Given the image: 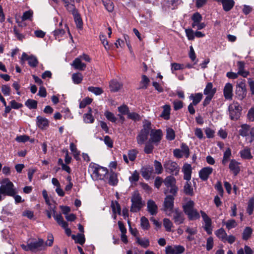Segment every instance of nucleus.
I'll return each instance as SVG.
<instances>
[{
	"instance_id": "obj_1",
	"label": "nucleus",
	"mask_w": 254,
	"mask_h": 254,
	"mask_svg": "<svg viewBox=\"0 0 254 254\" xmlns=\"http://www.w3.org/2000/svg\"><path fill=\"white\" fill-rule=\"evenodd\" d=\"M0 191L3 196L13 195L17 191L12 182L8 179L5 178L0 181Z\"/></svg>"
},
{
	"instance_id": "obj_2",
	"label": "nucleus",
	"mask_w": 254,
	"mask_h": 254,
	"mask_svg": "<svg viewBox=\"0 0 254 254\" xmlns=\"http://www.w3.org/2000/svg\"><path fill=\"white\" fill-rule=\"evenodd\" d=\"M89 172L92 178L96 181L104 179L105 175L108 173V170L106 168L99 166L96 164H93L90 165Z\"/></svg>"
},
{
	"instance_id": "obj_3",
	"label": "nucleus",
	"mask_w": 254,
	"mask_h": 254,
	"mask_svg": "<svg viewBox=\"0 0 254 254\" xmlns=\"http://www.w3.org/2000/svg\"><path fill=\"white\" fill-rule=\"evenodd\" d=\"M194 202L190 200L183 205L185 213L188 215L189 219L191 220L197 219L200 217L198 211L194 209Z\"/></svg>"
},
{
	"instance_id": "obj_4",
	"label": "nucleus",
	"mask_w": 254,
	"mask_h": 254,
	"mask_svg": "<svg viewBox=\"0 0 254 254\" xmlns=\"http://www.w3.org/2000/svg\"><path fill=\"white\" fill-rule=\"evenodd\" d=\"M131 202L130 211L132 212L139 211L144 205V203L142 201L140 194L137 192H134L133 193L131 198Z\"/></svg>"
},
{
	"instance_id": "obj_5",
	"label": "nucleus",
	"mask_w": 254,
	"mask_h": 254,
	"mask_svg": "<svg viewBox=\"0 0 254 254\" xmlns=\"http://www.w3.org/2000/svg\"><path fill=\"white\" fill-rule=\"evenodd\" d=\"M151 124L147 122L143 125V128L139 132L136 136V140L137 143L141 145L143 144L147 140L148 134L149 133Z\"/></svg>"
},
{
	"instance_id": "obj_6",
	"label": "nucleus",
	"mask_w": 254,
	"mask_h": 254,
	"mask_svg": "<svg viewBox=\"0 0 254 254\" xmlns=\"http://www.w3.org/2000/svg\"><path fill=\"white\" fill-rule=\"evenodd\" d=\"M235 93L236 97L240 100H242L246 97L247 89L245 80L241 79L237 81Z\"/></svg>"
},
{
	"instance_id": "obj_7",
	"label": "nucleus",
	"mask_w": 254,
	"mask_h": 254,
	"mask_svg": "<svg viewBox=\"0 0 254 254\" xmlns=\"http://www.w3.org/2000/svg\"><path fill=\"white\" fill-rule=\"evenodd\" d=\"M163 182L167 188L165 193L170 192L173 194H175L177 192L178 188L175 185L176 179L174 177L171 176L167 177Z\"/></svg>"
},
{
	"instance_id": "obj_8",
	"label": "nucleus",
	"mask_w": 254,
	"mask_h": 254,
	"mask_svg": "<svg viewBox=\"0 0 254 254\" xmlns=\"http://www.w3.org/2000/svg\"><path fill=\"white\" fill-rule=\"evenodd\" d=\"M166 171L172 175H177L180 171L178 164L171 160H166L163 164Z\"/></svg>"
},
{
	"instance_id": "obj_9",
	"label": "nucleus",
	"mask_w": 254,
	"mask_h": 254,
	"mask_svg": "<svg viewBox=\"0 0 254 254\" xmlns=\"http://www.w3.org/2000/svg\"><path fill=\"white\" fill-rule=\"evenodd\" d=\"M230 117L231 120H237L240 116L242 107L237 102H234L229 106Z\"/></svg>"
},
{
	"instance_id": "obj_10",
	"label": "nucleus",
	"mask_w": 254,
	"mask_h": 254,
	"mask_svg": "<svg viewBox=\"0 0 254 254\" xmlns=\"http://www.w3.org/2000/svg\"><path fill=\"white\" fill-rule=\"evenodd\" d=\"M150 142L157 144L162 139V130L161 129H152L150 131Z\"/></svg>"
},
{
	"instance_id": "obj_11",
	"label": "nucleus",
	"mask_w": 254,
	"mask_h": 254,
	"mask_svg": "<svg viewBox=\"0 0 254 254\" xmlns=\"http://www.w3.org/2000/svg\"><path fill=\"white\" fill-rule=\"evenodd\" d=\"M184 247L181 245L168 246L166 247V254H181L185 252Z\"/></svg>"
},
{
	"instance_id": "obj_12",
	"label": "nucleus",
	"mask_w": 254,
	"mask_h": 254,
	"mask_svg": "<svg viewBox=\"0 0 254 254\" xmlns=\"http://www.w3.org/2000/svg\"><path fill=\"white\" fill-rule=\"evenodd\" d=\"M174 205V197L172 195H168L165 199L164 202V210L168 215L170 214Z\"/></svg>"
},
{
	"instance_id": "obj_13",
	"label": "nucleus",
	"mask_w": 254,
	"mask_h": 254,
	"mask_svg": "<svg viewBox=\"0 0 254 254\" xmlns=\"http://www.w3.org/2000/svg\"><path fill=\"white\" fill-rule=\"evenodd\" d=\"M200 213L205 224L204 229L208 234H211L212 230L211 228V220L204 211H201Z\"/></svg>"
},
{
	"instance_id": "obj_14",
	"label": "nucleus",
	"mask_w": 254,
	"mask_h": 254,
	"mask_svg": "<svg viewBox=\"0 0 254 254\" xmlns=\"http://www.w3.org/2000/svg\"><path fill=\"white\" fill-rule=\"evenodd\" d=\"M31 251L36 252L45 249L44 241L42 239H39L38 241L30 243Z\"/></svg>"
},
{
	"instance_id": "obj_15",
	"label": "nucleus",
	"mask_w": 254,
	"mask_h": 254,
	"mask_svg": "<svg viewBox=\"0 0 254 254\" xmlns=\"http://www.w3.org/2000/svg\"><path fill=\"white\" fill-rule=\"evenodd\" d=\"M212 168L210 167H204L201 169L199 172V177L202 181H206L209 175L212 174Z\"/></svg>"
},
{
	"instance_id": "obj_16",
	"label": "nucleus",
	"mask_w": 254,
	"mask_h": 254,
	"mask_svg": "<svg viewBox=\"0 0 254 254\" xmlns=\"http://www.w3.org/2000/svg\"><path fill=\"white\" fill-rule=\"evenodd\" d=\"M240 163L235 159H232L230 160L229 168L235 176H237L240 172Z\"/></svg>"
},
{
	"instance_id": "obj_17",
	"label": "nucleus",
	"mask_w": 254,
	"mask_h": 254,
	"mask_svg": "<svg viewBox=\"0 0 254 254\" xmlns=\"http://www.w3.org/2000/svg\"><path fill=\"white\" fill-rule=\"evenodd\" d=\"M223 94L226 100H231L233 97V85L230 83H227L223 89Z\"/></svg>"
},
{
	"instance_id": "obj_18",
	"label": "nucleus",
	"mask_w": 254,
	"mask_h": 254,
	"mask_svg": "<svg viewBox=\"0 0 254 254\" xmlns=\"http://www.w3.org/2000/svg\"><path fill=\"white\" fill-rule=\"evenodd\" d=\"M218 2L221 3L223 9L225 11H230L234 6L235 2L234 0H213Z\"/></svg>"
},
{
	"instance_id": "obj_19",
	"label": "nucleus",
	"mask_w": 254,
	"mask_h": 254,
	"mask_svg": "<svg viewBox=\"0 0 254 254\" xmlns=\"http://www.w3.org/2000/svg\"><path fill=\"white\" fill-rule=\"evenodd\" d=\"M147 209L151 215H155L158 212V207L152 200H149L147 202Z\"/></svg>"
},
{
	"instance_id": "obj_20",
	"label": "nucleus",
	"mask_w": 254,
	"mask_h": 254,
	"mask_svg": "<svg viewBox=\"0 0 254 254\" xmlns=\"http://www.w3.org/2000/svg\"><path fill=\"white\" fill-rule=\"evenodd\" d=\"M182 171L184 173V179L187 181H190L191 179V166L190 164L186 163L184 165Z\"/></svg>"
},
{
	"instance_id": "obj_21",
	"label": "nucleus",
	"mask_w": 254,
	"mask_h": 254,
	"mask_svg": "<svg viewBox=\"0 0 254 254\" xmlns=\"http://www.w3.org/2000/svg\"><path fill=\"white\" fill-rule=\"evenodd\" d=\"M50 208L53 212V217L54 219L56 220L58 224L61 226L62 227H65L67 223L64 221L62 215L60 214H56V210H55V207L52 208V207H51Z\"/></svg>"
},
{
	"instance_id": "obj_22",
	"label": "nucleus",
	"mask_w": 254,
	"mask_h": 254,
	"mask_svg": "<svg viewBox=\"0 0 254 254\" xmlns=\"http://www.w3.org/2000/svg\"><path fill=\"white\" fill-rule=\"evenodd\" d=\"M173 219L176 224H180L183 223L184 217L183 212L176 210L173 214Z\"/></svg>"
},
{
	"instance_id": "obj_23",
	"label": "nucleus",
	"mask_w": 254,
	"mask_h": 254,
	"mask_svg": "<svg viewBox=\"0 0 254 254\" xmlns=\"http://www.w3.org/2000/svg\"><path fill=\"white\" fill-rule=\"evenodd\" d=\"M37 125L39 127L45 129L49 126V121L45 118L38 116L37 117Z\"/></svg>"
},
{
	"instance_id": "obj_24",
	"label": "nucleus",
	"mask_w": 254,
	"mask_h": 254,
	"mask_svg": "<svg viewBox=\"0 0 254 254\" xmlns=\"http://www.w3.org/2000/svg\"><path fill=\"white\" fill-rule=\"evenodd\" d=\"M240 156L242 159L250 160L253 158L250 148L246 147L240 151Z\"/></svg>"
},
{
	"instance_id": "obj_25",
	"label": "nucleus",
	"mask_w": 254,
	"mask_h": 254,
	"mask_svg": "<svg viewBox=\"0 0 254 254\" xmlns=\"http://www.w3.org/2000/svg\"><path fill=\"white\" fill-rule=\"evenodd\" d=\"M216 89L213 88V84L211 82H209L206 84V86L204 90V94L206 96H214L216 93Z\"/></svg>"
},
{
	"instance_id": "obj_26",
	"label": "nucleus",
	"mask_w": 254,
	"mask_h": 254,
	"mask_svg": "<svg viewBox=\"0 0 254 254\" xmlns=\"http://www.w3.org/2000/svg\"><path fill=\"white\" fill-rule=\"evenodd\" d=\"M71 65L74 67L75 69L80 70H83L86 67V64L81 62L80 58H76L73 62Z\"/></svg>"
},
{
	"instance_id": "obj_27",
	"label": "nucleus",
	"mask_w": 254,
	"mask_h": 254,
	"mask_svg": "<svg viewBox=\"0 0 254 254\" xmlns=\"http://www.w3.org/2000/svg\"><path fill=\"white\" fill-rule=\"evenodd\" d=\"M122 87V84L116 79H113L110 82V88L112 92L118 91Z\"/></svg>"
},
{
	"instance_id": "obj_28",
	"label": "nucleus",
	"mask_w": 254,
	"mask_h": 254,
	"mask_svg": "<svg viewBox=\"0 0 254 254\" xmlns=\"http://www.w3.org/2000/svg\"><path fill=\"white\" fill-rule=\"evenodd\" d=\"M251 129V128L249 125L247 124L243 125L239 130V133L242 136H247L250 133Z\"/></svg>"
},
{
	"instance_id": "obj_29",
	"label": "nucleus",
	"mask_w": 254,
	"mask_h": 254,
	"mask_svg": "<svg viewBox=\"0 0 254 254\" xmlns=\"http://www.w3.org/2000/svg\"><path fill=\"white\" fill-rule=\"evenodd\" d=\"M152 172V168L151 167H143L141 170L142 176L145 179L150 178Z\"/></svg>"
},
{
	"instance_id": "obj_30",
	"label": "nucleus",
	"mask_w": 254,
	"mask_h": 254,
	"mask_svg": "<svg viewBox=\"0 0 254 254\" xmlns=\"http://www.w3.org/2000/svg\"><path fill=\"white\" fill-rule=\"evenodd\" d=\"M92 109L91 108H89V111L87 113L83 115V121L86 124H92L94 121V118L92 116Z\"/></svg>"
},
{
	"instance_id": "obj_31",
	"label": "nucleus",
	"mask_w": 254,
	"mask_h": 254,
	"mask_svg": "<svg viewBox=\"0 0 254 254\" xmlns=\"http://www.w3.org/2000/svg\"><path fill=\"white\" fill-rule=\"evenodd\" d=\"M202 94L201 93H198L195 95L191 94L190 96V98L192 100V103L194 106L198 104L202 98Z\"/></svg>"
},
{
	"instance_id": "obj_32",
	"label": "nucleus",
	"mask_w": 254,
	"mask_h": 254,
	"mask_svg": "<svg viewBox=\"0 0 254 254\" xmlns=\"http://www.w3.org/2000/svg\"><path fill=\"white\" fill-rule=\"evenodd\" d=\"M118 183L117 175L115 173L111 172L109 174L108 184L111 186H116Z\"/></svg>"
},
{
	"instance_id": "obj_33",
	"label": "nucleus",
	"mask_w": 254,
	"mask_h": 254,
	"mask_svg": "<svg viewBox=\"0 0 254 254\" xmlns=\"http://www.w3.org/2000/svg\"><path fill=\"white\" fill-rule=\"evenodd\" d=\"M215 234L216 236L223 242L227 236L226 232L223 228H220L216 231Z\"/></svg>"
},
{
	"instance_id": "obj_34",
	"label": "nucleus",
	"mask_w": 254,
	"mask_h": 254,
	"mask_svg": "<svg viewBox=\"0 0 254 254\" xmlns=\"http://www.w3.org/2000/svg\"><path fill=\"white\" fill-rule=\"evenodd\" d=\"M244 63L242 62H238V74L242 75L244 77H246L248 75V72L245 71L244 68Z\"/></svg>"
},
{
	"instance_id": "obj_35",
	"label": "nucleus",
	"mask_w": 254,
	"mask_h": 254,
	"mask_svg": "<svg viewBox=\"0 0 254 254\" xmlns=\"http://www.w3.org/2000/svg\"><path fill=\"white\" fill-rule=\"evenodd\" d=\"M184 192L188 195H192L193 193V189L191 186V183L187 181L184 187Z\"/></svg>"
},
{
	"instance_id": "obj_36",
	"label": "nucleus",
	"mask_w": 254,
	"mask_h": 254,
	"mask_svg": "<svg viewBox=\"0 0 254 254\" xmlns=\"http://www.w3.org/2000/svg\"><path fill=\"white\" fill-rule=\"evenodd\" d=\"M170 112V107L169 105H165L163 106V111L161 113V116L166 120L169 118Z\"/></svg>"
},
{
	"instance_id": "obj_37",
	"label": "nucleus",
	"mask_w": 254,
	"mask_h": 254,
	"mask_svg": "<svg viewBox=\"0 0 254 254\" xmlns=\"http://www.w3.org/2000/svg\"><path fill=\"white\" fill-rule=\"evenodd\" d=\"M231 156V149L229 148H228L226 149V151H225L222 160V164L224 165H225L227 162H228V160L230 158V157Z\"/></svg>"
},
{
	"instance_id": "obj_38",
	"label": "nucleus",
	"mask_w": 254,
	"mask_h": 254,
	"mask_svg": "<svg viewBox=\"0 0 254 254\" xmlns=\"http://www.w3.org/2000/svg\"><path fill=\"white\" fill-rule=\"evenodd\" d=\"M70 149L72 152L74 157L75 159L78 160L79 159V151L76 148L75 145L73 143L70 144Z\"/></svg>"
},
{
	"instance_id": "obj_39",
	"label": "nucleus",
	"mask_w": 254,
	"mask_h": 254,
	"mask_svg": "<svg viewBox=\"0 0 254 254\" xmlns=\"http://www.w3.org/2000/svg\"><path fill=\"white\" fill-rule=\"evenodd\" d=\"M140 225L143 230H148L150 227L148 220L144 216H142L140 219Z\"/></svg>"
},
{
	"instance_id": "obj_40",
	"label": "nucleus",
	"mask_w": 254,
	"mask_h": 254,
	"mask_svg": "<svg viewBox=\"0 0 254 254\" xmlns=\"http://www.w3.org/2000/svg\"><path fill=\"white\" fill-rule=\"evenodd\" d=\"M72 237L76 243L80 245H83L85 241L84 235L83 234H78L76 236L73 235Z\"/></svg>"
},
{
	"instance_id": "obj_41",
	"label": "nucleus",
	"mask_w": 254,
	"mask_h": 254,
	"mask_svg": "<svg viewBox=\"0 0 254 254\" xmlns=\"http://www.w3.org/2000/svg\"><path fill=\"white\" fill-rule=\"evenodd\" d=\"M136 243L144 248H147L149 246V241L146 238L140 239L136 238Z\"/></svg>"
},
{
	"instance_id": "obj_42",
	"label": "nucleus",
	"mask_w": 254,
	"mask_h": 254,
	"mask_svg": "<svg viewBox=\"0 0 254 254\" xmlns=\"http://www.w3.org/2000/svg\"><path fill=\"white\" fill-rule=\"evenodd\" d=\"M113 212L114 214L118 213L120 215L121 213V209L119 203L117 201L112 202L111 204Z\"/></svg>"
},
{
	"instance_id": "obj_43",
	"label": "nucleus",
	"mask_w": 254,
	"mask_h": 254,
	"mask_svg": "<svg viewBox=\"0 0 254 254\" xmlns=\"http://www.w3.org/2000/svg\"><path fill=\"white\" fill-rule=\"evenodd\" d=\"M72 79L75 84H79L82 81L83 76L79 72L75 73L72 74Z\"/></svg>"
},
{
	"instance_id": "obj_44",
	"label": "nucleus",
	"mask_w": 254,
	"mask_h": 254,
	"mask_svg": "<svg viewBox=\"0 0 254 254\" xmlns=\"http://www.w3.org/2000/svg\"><path fill=\"white\" fill-rule=\"evenodd\" d=\"M150 80L149 78L145 75H142L141 80L140 81V86L139 88L146 89Z\"/></svg>"
},
{
	"instance_id": "obj_45",
	"label": "nucleus",
	"mask_w": 254,
	"mask_h": 254,
	"mask_svg": "<svg viewBox=\"0 0 254 254\" xmlns=\"http://www.w3.org/2000/svg\"><path fill=\"white\" fill-rule=\"evenodd\" d=\"M65 34V31L63 29H56L53 31V35L55 36L56 39L60 40V38H62Z\"/></svg>"
},
{
	"instance_id": "obj_46",
	"label": "nucleus",
	"mask_w": 254,
	"mask_h": 254,
	"mask_svg": "<svg viewBox=\"0 0 254 254\" xmlns=\"http://www.w3.org/2000/svg\"><path fill=\"white\" fill-rule=\"evenodd\" d=\"M175 133L174 130L171 128L166 129V138L169 140H173L175 139Z\"/></svg>"
},
{
	"instance_id": "obj_47",
	"label": "nucleus",
	"mask_w": 254,
	"mask_h": 254,
	"mask_svg": "<svg viewBox=\"0 0 254 254\" xmlns=\"http://www.w3.org/2000/svg\"><path fill=\"white\" fill-rule=\"evenodd\" d=\"M88 90L96 95H100L103 92V90L102 88L97 87L90 86L88 88Z\"/></svg>"
},
{
	"instance_id": "obj_48",
	"label": "nucleus",
	"mask_w": 254,
	"mask_h": 254,
	"mask_svg": "<svg viewBox=\"0 0 254 254\" xmlns=\"http://www.w3.org/2000/svg\"><path fill=\"white\" fill-rule=\"evenodd\" d=\"M25 105L30 109H36L37 106V102L33 99H28L25 102Z\"/></svg>"
},
{
	"instance_id": "obj_49",
	"label": "nucleus",
	"mask_w": 254,
	"mask_h": 254,
	"mask_svg": "<svg viewBox=\"0 0 254 254\" xmlns=\"http://www.w3.org/2000/svg\"><path fill=\"white\" fill-rule=\"evenodd\" d=\"M252 233V229L249 227H247L244 230L243 233V239L245 240L249 239Z\"/></svg>"
},
{
	"instance_id": "obj_50",
	"label": "nucleus",
	"mask_w": 254,
	"mask_h": 254,
	"mask_svg": "<svg viewBox=\"0 0 254 254\" xmlns=\"http://www.w3.org/2000/svg\"><path fill=\"white\" fill-rule=\"evenodd\" d=\"M163 226H164L166 230L168 232L171 231V228L173 226V223L168 218H164L163 219Z\"/></svg>"
},
{
	"instance_id": "obj_51",
	"label": "nucleus",
	"mask_w": 254,
	"mask_h": 254,
	"mask_svg": "<svg viewBox=\"0 0 254 254\" xmlns=\"http://www.w3.org/2000/svg\"><path fill=\"white\" fill-rule=\"evenodd\" d=\"M181 151L184 156L186 158L189 157L190 155L189 148L185 143H182L181 145Z\"/></svg>"
},
{
	"instance_id": "obj_52",
	"label": "nucleus",
	"mask_w": 254,
	"mask_h": 254,
	"mask_svg": "<svg viewBox=\"0 0 254 254\" xmlns=\"http://www.w3.org/2000/svg\"><path fill=\"white\" fill-rule=\"evenodd\" d=\"M254 198H251L250 199L247 207V212L249 215H251L254 211Z\"/></svg>"
},
{
	"instance_id": "obj_53",
	"label": "nucleus",
	"mask_w": 254,
	"mask_h": 254,
	"mask_svg": "<svg viewBox=\"0 0 254 254\" xmlns=\"http://www.w3.org/2000/svg\"><path fill=\"white\" fill-rule=\"evenodd\" d=\"M138 151L136 149L130 150L128 152V156L129 160L133 161L136 158Z\"/></svg>"
},
{
	"instance_id": "obj_54",
	"label": "nucleus",
	"mask_w": 254,
	"mask_h": 254,
	"mask_svg": "<svg viewBox=\"0 0 254 254\" xmlns=\"http://www.w3.org/2000/svg\"><path fill=\"white\" fill-rule=\"evenodd\" d=\"M139 177V174L137 171H134L131 175L129 177V181L131 184L138 181Z\"/></svg>"
},
{
	"instance_id": "obj_55",
	"label": "nucleus",
	"mask_w": 254,
	"mask_h": 254,
	"mask_svg": "<svg viewBox=\"0 0 254 254\" xmlns=\"http://www.w3.org/2000/svg\"><path fill=\"white\" fill-rule=\"evenodd\" d=\"M73 16L77 27L79 28H81L82 26V21L79 13L77 12Z\"/></svg>"
},
{
	"instance_id": "obj_56",
	"label": "nucleus",
	"mask_w": 254,
	"mask_h": 254,
	"mask_svg": "<svg viewBox=\"0 0 254 254\" xmlns=\"http://www.w3.org/2000/svg\"><path fill=\"white\" fill-rule=\"evenodd\" d=\"M154 165L156 173L158 174H161L163 171V168L161 163L157 160H155L154 162Z\"/></svg>"
},
{
	"instance_id": "obj_57",
	"label": "nucleus",
	"mask_w": 254,
	"mask_h": 254,
	"mask_svg": "<svg viewBox=\"0 0 254 254\" xmlns=\"http://www.w3.org/2000/svg\"><path fill=\"white\" fill-rule=\"evenodd\" d=\"M28 64L31 67H35L38 64V62L37 58L33 56L29 57L28 58Z\"/></svg>"
},
{
	"instance_id": "obj_58",
	"label": "nucleus",
	"mask_w": 254,
	"mask_h": 254,
	"mask_svg": "<svg viewBox=\"0 0 254 254\" xmlns=\"http://www.w3.org/2000/svg\"><path fill=\"white\" fill-rule=\"evenodd\" d=\"M152 142H149L146 143L144 151L145 153L146 154H150L152 153L153 149V145L152 144Z\"/></svg>"
},
{
	"instance_id": "obj_59",
	"label": "nucleus",
	"mask_w": 254,
	"mask_h": 254,
	"mask_svg": "<svg viewBox=\"0 0 254 254\" xmlns=\"http://www.w3.org/2000/svg\"><path fill=\"white\" fill-rule=\"evenodd\" d=\"M65 7H66L67 10L68 11L71 12V13L73 15L78 12L77 10L75 8L74 5L73 4H70L68 2H67V3H66V4L65 5Z\"/></svg>"
},
{
	"instance_id": "obj_60",
	"label": "nucleus",
	"mask_w": 254,
	"mask_h": 254,
	"mask_svg": "<svg viewBox=\"0 0 254 254\" xmlns=\"http://www.w3.org/2000/svg\"><path fill=\"white\" fill-rule=\"evenodd\" d=\"M186 36L189 40H193L195 37V32L191 29H186L185 30Z\"/></svg>"
},
{
	"instance_id": "obj_61",
	"label": "nucleus",
	"mask_w": 254,
	"mask_h": 254,
	"mask_svg": "<svg viewBox=\"0 0 254 254\" xmlns=\"http://www.w3.org/2000/svg\"><path fill=\"white\" fill-rule=\"evenodd\" d=\"M105 116L109 121L113 123H115L117 121V118H116V117L112 113L110 112L106 111L105 113Z\"/></svg>"
},
{
	"instance_id": "obj_62",
	"label": "nucleus",
	"mask_w": 254,
	"mask_h": 254,
	"mask_svg": "<svg viewBox=\"0 0 254 254\" xmlns=\"http://www.w3.org/2000/svg\"><path fill=\"white\" fill-rule=\"evenodd\" d=\"M225 225H226V228L228 230H230L232 228H235L237 226V223L235 220L231 219V220L227 221L225 223Z\"/></svg>"
},
{
	"instance_id": "obj_63",
	"label": "nucleus",
	"mask_w": 254,
	"mask_h": 254,
	"mask_svg": "<svg viewBox=\"0 0 254 254\" xmlns=\"http://www.w3.org/2000/svg\"><path fill=\"white\" fill-rule=\"evenodd\" d=\"M92 101V99L90 98H86L84 99L79 104V108H84L86 105L90 104Z\"/></svg>"
},
{
	"instance_id": "obj_64",
	"label": "nucleus",
	"mask_w": 254,
	"mask_h": 254,
	"mask_svg": "<svg viewBox=\"0 0 254 254\" xmlns=\"http://www.w3.org/2000/svg\"><path fill=\"white\" fill-rule=\"evenodd\" d=\"M247 119L250 122H254V107H252L249 110Z\"/></svg>"
}]
</instances>
